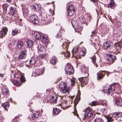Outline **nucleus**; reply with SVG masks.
I'll list each match as a JSON object with an SVG mask.
<instances>
[{
    "label": "nucleus",
    "mask_w": 122,
    "mask_h": 122,
    "mask_svg": "<svg viewBox=\"0 0 122 122\" xmlns=\"http://www.w3.org/2000/svg\"><path fill=\"white\" fill-rule=\"evenodd\" d=\"M8 89L7 87L5 86H4V88L3 89V90H8Z\"/></svg>",
    "instance_id": "13d9d810"
},
{
    "label": "nucleus",
    "mask_w": 122,
    "mask_h": 122,
    "mask_svg": "<svg viewBox=\"0 0 122 122\" xmlns=\"http://www.w3.org/2000/svg\"><path fill=\"white\" fill-rule=\"evenodd\" d=\"M103 46L104 49L110 51L111 52L112 51V50L113 46L111 45V42L107 41L103 43Z\"/></svg>",
    "instance_id": "39448f33"
},
{
    "label": "nucleus",
    "mask_w": 122,
    "mask_h": 122,
    "mask_svg": "<svg viewBox=\"0 0 122 122\" xmlns=\"http://www.w3.org/2000/svg\"><path fill=\"white\" fill-rule=\"evenodd\" d=\"M41 16L42 18V20L45 21L46 23V24L50 23L51 21V15L47 16L45 13H43L41 14Z\"/></svg>",
    "instance_id": "423d86ee"
},
{
    "label": "nucleus",
    "mask_w": 122,
    "mask_h": 122,
    "mask_svg": "<svg viewBox=\"0 0 122 122\" xmlns=\"http://www.w3.org/2000/svg\"><path fill=\"white\" fill-rule=\"evenodd\" d=\"M51 99H52L54 102H57L58 99L57 95L56 94H54L52 95L51 96Z\"/></svg>",
    "instance_id": "cd10ccee"
},
{
    "label": "nucleus",
    "mask_w": 122,
    "mask_h": 122,
    "mask_svg": "<svg viewBox=\"0 0 122 122\" xmlns=\"http://www.w3.org/2000/svg\"><path fill=\"white\" fill-rule=\"evenodd\" d=\"M18 66H19L20 67H22L23 66H24V64L23 63H20Z\"/></svg>",
    "instance_id": "4d7b16f0"
},
{
    "label": "nucleus",
    "mask_w": 122,
    "mask_h": 122,
    "mask_svg": "<svg viewBox=\"0 0 122 122\" xmlns=\"http://www.w3.org/2000/svg\"><path fill=\"white\" fill-rule=\"evenodd\" d=\"M103 87L104 88L103 90V92L105 93H106L110 94L112 90L115 91L117 93H121L122 92L121 86L119 84H115L112 85L111 87L108 84H106Z\"/></svg>",
    "instance_id": "f257e3e1"
},
{
    "label": "nucleus",
    "mask_w": 122,
    "mask_h": 122,
    "mask_svg": "<svg viewBox=\"0 0 122 122\" xmlns=\"http://www.w3.org/2000/svg\"><path fill=\"white\" fill-rule=\"evenodd\" d=\"M78 54L80 56H85V53L83 51L81 50L80 51Z\"/></svg>",
    "instance_id": "37998d69"
},
{
    "label": "nucleus",
    "mask_w": 122,
    "mask_h": 122,
    "mask_svg": "<svg viewBox=\"0 0 122 122\" xmlns=\"http://www.w3.org/2000/svg\"><path fill=\"white\" fill-rule=\"evenodd\" d=\"M42 34L39 32H35L34 36L36 40H39L41 39V37Z\"/></svg>",
    "instance_id": "5701e85b"
},
{
    "label": "nucleus",
    "mask_w": 122,
    "mask_h": 122,
    "mask_svg": "<svg viewBox=\"0 0 122 122\" xmlns=\"http://www.w3.org/2000/svg\"><path fill=\"white\" fill-rule=\"evenodd\" d=\"M115 102L117 106H122V99L120 97H118L116 98Z\"/></svg>",
    "instance_id": "aec40b11"
},
{
    "label": "nucleus",
    "mask_w": 122,
    "mask_h": 122,
    "mask_svg": "<svg viewBox=\"0 0 122 122\" xmlns=\"http://www.w3.org/2000/svg\"><path fill=\"white\" fill-rule=\"evenodd\" d=\"M122 116V113L120 112L114 113L112 115V117L115 118H117L121 117Z\"/></svg>",
    "instance_id": "b1692460"
},
{
    "label": "nucleus",
    "mask_w": 122,
    "mask_h": 122,
    "mask_svg": "<svg viewBox=\"0 0 122 122\" xmlns=\"http://www.w3.org/2000/svg\"><path fill=\"white\" fill-rule=\"evenodd\" d=\"M75 78H73L72 79H71V86H73L75 85Z\"/></svg>",
    "instance_id": "79ce46f5"
},
{
    "label": "nucleus",
    "mask_w": 122,
    "mask_h": 122,
    "mask_svg": "<svg viewBox=\"0 0 122 122\" xmlns=\"http://www.w3.org/2000/svg\"><path fill=\"white\" fill-rule=\"evenodd\" d=\"M65 51L64 52V54L65 56L68 57L70 56V53L69 51L67 50V49H65Z\"/></svg>",
    "instance_id": "c9c22d12"
},
{
    "label": "nucleus",
    "mask_w": 122,
    "mask_h": 122,
    "mask_svg": "<svg viewBox=\"0 0 122 122\" xmlns=\"http://www.w3.org/2000/svg\"><path fill=\"white\" fill-rule=\"evenodd\" d=\"M62 41L63 42L62 45L63 47L65 49H67L69 46V41L68 40L64 39L62 40Z\"/></svg>",
    "instance_id": "6ab92c4d"
},
{
    "label": "nucleus",
    "mask_w": 122,
    "mask_h": 122,
    "mask_svg": "<svg viewBox=\"0 0 122 122\" xmlns=\"http://www.w3.org/2000/svg\"><path fill=\"white\" fill-rule=\"evenodd\" d=\"M16 45L18 48L19 49H20L23 45V42L21 41H18Z\"/></svg>",
    "instance_id": "393cba45"
},
{
    "label": "nucleus",
    "mask_w": 122,
    "mask_h": 122,
    "mask_svg": "<svg viewBox=\"0 0 122 122\" xmlns=\"http://www.w3.org/2000/svg\"><path fill=\"white\" fill-rule=\"evenodd\" d=\"M28 20L34 25L38 23V16L36 15L32 14L30 15L28 18Z\"/></svg>",
    "instance_id": "7ed1b4c3"
},
{
    "label": "nucleus",
    "mask_w": 122,
    "mask_h": 122,
    "mask_svg": "<svg viewBox=\"0 0 122 122\" xmlns=\"http://www.w3.org/2000/svg\"><path fill=\"white\" fill-rule=\"evenodd\" d=\"M107 60L108 61H110V63H112L114 62V60L116 59V57L110 54H107Z\"/></svg>",
    "instance_id": "a211bd4d"
},
{
    "label": "nucleus",
    "mask_w": 122,
    "mask_h": 122,
    "mask_svg": "<svg viewBox=\"0 0 122 122\" xmlns=\"http://www.w3.org/2000/svg\"><path fill=\"white\" fill-rule=\"evenodd\" d=\"M115 47L116 50V51H112V53H114L115 54H117L118 52V53H120V51L119 50L117 51V50H120L121 48V43H117L115 44Z\"/></svg>",
    "instance_id": "2eb2a0df"
},
{
    "label": "nucleus",
    "mask_w": 122,
    "mask_h": 122,
    "mask_svg": "<svg viewBox=\"0 0 122 122\" xmlns=\"http://www.w3.org/2000/svg\"><path fill=\"white\" fill-rule=\"evenodd\" d=\"M91 0L92 1V2H93L95 0Z\"/></svg>",
    "instance_id": "774afa93"
},
{
    "label": "nucleus",
    "mask_w": 122,
    "mask_h": 122,
    "mask_svg": "<svg viewBox=\"0 0 122 122\" xmlns=\"http://www.w3.org/2000/svg\"><path fill=\"white\" fill-rule=\"evenodd\" d=\"M46 56V55L45 54H41L38 56V58L41 59H44L45 58Z\"/></svg>",
    "instance_id": "58836bf2"
},
{
    "label": "nucleus",
    "mask_w": 122,
    "mask_h": 122,
    "mask_svg": "<svg viewBox=\"0 0 122 122\" xmlns=\"http://www.w3.org/2000/svg\"><path fill=\"white\" fill-rule=\"evenodd\" d=\"M3 106L4 109L6 111H7V108L9 106V104L8 103H4L3 105Z\"/></svg>",
    "instance_id": "e433bc0d"
},
{
    "label": "nucleus",
    "mask_w": 122,
    "mask_h": 122,
    "mask_svg": "<svg viewBox=\"0 0 122 122\" xmlns=\"http://www.w3.org/2000/svg\"><path fill=\"white\" fill-rule=\"evenodd\" d=\"M27 51L26 49L24 48L20 52L19 56L18 59L20 60L25 59L27 55Z\"/></svg>",
    "instance_id": "9d476101"
},
{
    "label": "nucleus",
    "mask_w": 122,
    "mask_h": 122,
    "mask_svg": "<svg viewBox=\"0 0 122 122\" xmlns=\"http://www.w3.org/2000/svg\"><path fill=\"white\" fill-rule=\"evenodd\" d=\"M30 62L32 65L35 64L37 66H39L40 64H39V61L38 60L37 58L35 57H32L30 60Z\"/></svg>",
    "instance_id": "ddd939ff"
},
{
    "label": "nucleus",
    "mask_w": 122,
    "mask_h": 122,
    "mask_svg": "<svg viewBox=\"0 0 122 122\" xmlns=\"http://www.w3.org/2000/svg\"><path fill=\"white\" fill-rule=\"evenodd\" d=\"M59 88L62 94H65L63 96H62L61 99L63 101L64 98H65V96H66L67 94L69 93V88L67 86V83L64 82H62L59 84Z\"/></svg>",
    "instance_id": "f03ea898"
},
{
    "label": "nucleus",
    "mask_w": 122,
    "mask_h": 122,
    "mask_svg": "<svg viewBox=\"0 0 122 122\" xmlns=\"http://www.w3.org/2000/svg\"><path fill=\"white\" fill-rule=\"evenodd\" d=\"M20 76V74L18 73H15L14 75L15 77L18 78H19Z\"/></svg>",
    "instance_id": "09e8293b"
},
{
    "label": "nucleus",
    "mask_w": 122,
    "mask_h": 122,
    "mask_svg": "<svg viewBox=\"0 0 122 122\" xmlns=\"http://www.w3.org/2000/svg\"><path fill=\"white\" fill-rule=\"evenodd\" d=\"M67 10H70L71 11L72 10L75 11V9H74V6L73 5H71L69 6L67 8Z\"/></svg>",
    "instance_id": "a19ab883"
},
{
    "label": "nucleus",
    "mask_w": 122,
    "mask_h": 122,
    "mask_svg": "<svg viewBox=\"0 0 122 122\" xmlns=\"http://www.w3.org/2000/svg\"><path fill=\"white\" fill-rule=\"evenodd\" d=\"M87 77H82L79 79V80L80 82L81 86L82 87L85 86V85L87 84L88 83V79L87 78Z\"/></svg>",
    "instance_id": "0eeeda50"
},
{
    "label": "nucleus",
    "mask_w": 122,
    "mask_h": 122,
    "mask_svg": "<svg viewBox=\"0 0 122 122\" xmlns=\"http://www.w3.org/2000/svg\"><path fill=\"white\" fill-rule=\"evenodd\" d=\"M20 80L21 81H19L15 80L13 81V83L17 86H20L22 84V82H25V77L23 75L21 76Z\"/></svg>",
    "instance_id": "6e6552de"
},
{
    "label": "nucleus",
    "mask_w": 122,
    "mask_h": 122,
    "mask_svg": "<svg viewBox=\"0 0 122 122\" xmlns=\"http://www.w3.org/2000/svg\"><path fill=\"white\" fill-rule=\"evenodd\" d=\"M33 115L30 116L29 118L32 122H36L37 120V119L39 115V113L38 112H37L33 113Z\"/></svg>",
    "instance_id": "f8f14e48"
},
{
    "label": "nucleus",
    "mask_w": 122,
    "mask_h": 122,
    "mask_svg": "<svg viewBox=\"0 0 122 122\" xmlns=\"http://www.w3.org/2000/svg\"><path fill=\"white\" fill-rule=\"evenodd\" d=\"M81 71L84 73L86 77H87L89 76V74L88 73V69L86 66H82L81 67Z\"/></svg>",
    "instance_id": "f3484780"
},
{
    "label": "nucleus",
    "mask_w": 122,
    "mask_h": 122,
    "mask_svg": "<svg viewBox=\"0 0 122 122\" xmlns=\"http://www.w3.org/2000/svg\"><path fill=\"white\" fill-rule=\"evenodd\" d=\"M87 17H86V15H85V17H86V18L88 21H90L91 19V16L89 15H87Z\"/></svg>",
    "instance_id": "603ef678"
},
{
    "label": "nucleus",
    "mask_w": 122,
    "mask_h": 122,
    "mask_svg": "<svg viewBox=\"0 0 122 122\" xmlns=\"http://www.w3.org/2000/svg\"><path fill=\"white\" fill-rule=\"evenodd\" d=\"M27 46L29 47H32L33 45V42L31 40H28L27 42Z\"/></svg>",
    "instance_id": "7c9ffc66"
},
{
    "label": "nucleus",
    "mask_w": 122,
    "mask_h": 122,
    "mask_svg": "<svg viewBox=\"0 0 122 122\" xmlns=\"http://www.w3.org/2000/svg\"><path fill=\"white\" fill-rule=\"evenodd\" d=\"M105 74L104 71H100V79L102 78L104 76Z\"/></svg>",
    "instance_id": "f704fd0d"
},
{
    "label": "nucleus",
    "mask_w": 122,
    "mask_h": 122,
    "mask_svg": "<svg viewBox=\"0 0 122 122\" xmlns=\"http://www.w3.org/2000/svg\"><path fill=\"white\" fill-rule=\"evenodd\" d=\"M32 8L34 9L35 11H39L41 9V6L40 4H37L32 6Z\"/></svg>",
    "instance_id": "412c9836"
},
{
    "label": "nucleus",
    "mask_w": 122,
    "mask_h": 122,
    "mask_svg": "<svg viewBox=\"0 0 122 122\" xmlns=\"http://www.w3.org/2000/svg\"><path fill=\"white\" fill-rule=\"evenodd\" d=\"M97 79L98 80L99 79V73H97Z\"/></svg>",
    "instance_id": "bf43d9fd"
},
{
    "label": "nucleus",
    "mask_w": 122,
    "mask_h": 122,
    "mask_svg": "<svg viewBox=\"0 0 122 122\" xmlns=\"http://www.w3.org/2000/svg\"><path fill=\"white\" fill-rule=\"evenodd\" d=\"M40 39L42 42L44 43H47L49 41L47 36L46 35H43L42 34Z\"/></svg>",
    "instance_id": "4be33fe9"
},
{
    "label": "nucleus",
    "mask_w": 122,
    "mask_h": 122,
    "mask_svg": "<svg viewBox=\"0 0 122 122\" xmlns=\"http://www.w3.org/2000/svg\"><path fill=\"white\" fill-rule=\"evenodd\" d=\"M99 119L98 118L96 120H95L94 122H99Z\"/></svg>",
    "instance_id": "052dcab7"
},
{
    "label": "nucleus",
    "mask_w": 122,
    "mask_h": 122,
    "mask_svg": "<svg viewBox=\"0 0 122 122\" xmlns=\"http://www.w3.org/2000/svg\"><path fill=\"white\" fill-rule=\"evenodd\" d=\"M43 72L41 69H36L35 71H33L32 75L33 76H37L42 74Z\"/></svg>",
    "instance_id": "dca6fc26"
},
{
    "label": "nucleus",
    "mask_w": 122,
    "mask_h": 122,
    "mask_svg": "<svg viewBox=\"0 0 122 122\" xmlns=\"http://www.w3.org/2000/svg\"><path fill=\"white\" fill-rule=\"evenodd\" d=\"M68 15L70 16H72L73 14H74L75 12V11L67 10Z\"/></svg>",
    "instance_id": "4c0bfd02"
},
{
    "label": "nucleus",
    "mask_w": 122,
    "mask_h": 122,
    "mask_svg": "<svg viewBox=\"0 0 122 122\" xmlns=\"http://www.w3.org/2000/svg\"><path fill=\"white\" fill-rule=\"evenodd\" d=\"M18 33V30L17 29H13L12 31V34L13 36H15Z\"/></svg>",
    "instance_id": "72a5a7b5"
},
{
    "label": "nucleus",
    "mask_w": 122,
    "mask_h": 122,
    "mask_svg": "<svg viewBox=\"0 0 122 122\" xmlns=\"http://www.w3.org/2000/svg\"><path fill=\"white\" fill-rule=\"evenodd\" d=\"M93 115V112L91 111L90 108H86L85 110L84 117L88 118L91 117Z\"/></svg>",
    "instance_id": "9b49d317"
},
{
    "label": "nucleus",
    "mask_w": 122,
    "mask_h": 122,
    "mask_svg": "<svg viewBox=\"0 0 122 122\" xmlns=\"http://www.w3.org/2000/svg\"><path fill=\"white\" fill-rule=\"evenodd\" d=\"M22 12L24 14H25V13L26 15L28 14V12L26 9L24 10L22 9Z\"/></svg>",
    "instance_id": "8fccbe9b"
},
{
    "label": "nucleus",
    "mask_w": 122,
    "mask_h": 122,
    "mask_svg": "<svg viewBox=\"0 0 122 122\" xmlns=\"http://www.w3.org/2000/svg\"><path fill=\"white\" fill-rule=\"evenodd\" d=\"M57 61V59L55 57H53L51 60L50 62L52 65H54L56 64Z\"/></svg>",
    "instance_id": "c85d7f7f"
},
{
    "label": "nucleus",
    "mask_w": 122,
    "mask_h": 122,
    "mask_svg": "<svg viewBox=\"0 0 122 122\" xmlns=\"http://www.w3.org/2000/svg\"><path fill=\"white\" fill-rule=\"evenodd\" d=\"M8 29L6 27H3L2 30L0 31V37L2 38L7 34Z\"/></svg>",
    "instance_id": "4468645a"
},
{
    "label": "nucleus",
    "mask_w": 122,
    "mask_h": 122,
    "mask_svg": "<svg viewBox=\"0 0 122 122\" xmlns=\"http://www.w3.org/2000/svg\"><path fill=\"white\" fill-rule=\"evenodd\" d=\"M90 58L92 60V61L94 64V62L96 60V57L94 55L92 57H90Z\"/></svg>",
    "instance_id": "49530a36"
},
{
    "label": "nucleus",
    "mask_w": 122,
    "mask_h": 122,
    "mask_svg": "<svg viewBox=\"0 0 122 122\" xmlns=\"http://www.w3.org/2000/svg\"><path fill=\"white\" fill-rule=\"evenodd\" d=\"M4 76V75L2 74H0V77H3Z\"/></svg>",
    "instance_id": "680f3d73"
},
{
    "label": "nucleus",
    "mask_w": 122,
    "mask_h": 122,
    "mask_svg": "<svg viewBox=\"0 0 122 122\" xmlns=\"http://www.w3.org/2000/svg\"><path fill=\"white\" fill-rule=\"evenodd\" d=\"M96 11H97V17H98V15H99L98 14V10H96Z\"/></svg>",
    "instance_id": "e2e57ef3"
},
{
    "label": "nucleus",
    "mask_w": 122,
    "mask_h": 122,
    "mask_svg": "<svg viewBox=\"0 0 122 122\" xmlns=\"http://www.w3.org/2000/svg\"><path fill=\"white\" fill-rule=\"evenodd\" d=\"M98 20H99V19H98L97 20V24H98Z\"/></svg>",
    "instance_id": "338daca9"
},
{
    "label": "nucleus",
    "mask_w": 122,
    "mask_h": 122,
    "mask_svg": "<svg viewBox=\"0 0 122 122\" xmlns=\"http://www.w3.org/2000/svg\"><path fill=\"white\" fill-rule=\"evenodd\" d=\"M8 2H11V0H6Z\"/></svg>",
    "instance_id": "0e129e2a"
},
{
    "label": "nucleus",
    "mask_w": 122,
    "mask_h": 122,
    "mask_svg": "<svg viewBox=\"0 0 122 122\" xmlns=\"http://www.w3.org/2000/svg\"><path fill=\"white\" fill-rule=\"evenodd\" d=\"M9 5L5 3L2 5V8L4 11L6 12L7 11V9Z\"/></svg>",
    "instance_id": "473e14b6"
},
{
    "label": "nucleus",
    "mask_w": 122,
    "mask_h": 122,
    "mask_svg": "<svg viewBox=\"0 0 122 122\" xmlns=\"http://www.w3.org/2000/svg\"><path fill=\"white\" fill-rule=\"evenodd\" d=\"M9 13L12 16V18H14V19L16 20L18 18V17H16L15 16V14L16 12V8L14 6H11L10 9Z\"/></svg>",
    "instance_id": "1a4fd4ad"
},
{
    "label": "nucleus",
    "mask_w": 122,
    "mask_h": 122,
    "mask_svg": "<svg viewBox=\"0 0 122 122\" xmlns=\"http://www.w3.org/2000/svg\"><path fill=\"white\" fill-rule=\"evenodd\" d=\"M65 72L68 75H72L74 73L73 68L71 66L67 65L66 66L65 68Z\"/></svg>",
    "instance_id": "20e7f679"
},
{
    "label": "nucleus",
    "mask_w": 122,
    "mask_h": 122,
    "mask_svg": "<svg viewBox=\"0 0 122 122\" xmlns=\"http://www.w3.org/2000/svg\"><path fill=\"white\" fill-rule=\"evenodd\" d=\"M37 48L38 50H39L41 51H43L45 50L44 46L41 44H39L38 45Z\"/></svg>",
    "instance_id": "c756f323"
},
{
    "label": "nucleus",
    "mask_w": 122,
    "mask_h": 122,
    "mask_svg": "<svg viewBox=\"0 0 122 122\" xmlns=\"http://www.w3.org/2000/svg\"><path fill=\"white\" fill-rule=\"evenodd\" d=\"M94 2L95 5L97 6L98 7V5H97L98 4V1H96V0H95L94 1Z\"/></svg>",
    "instance_id": "6e6d98bb"
},
{
    "label": "nucleus",
    "mask_w": 122,
    "mask_h": 122,
    "mask_svg": "<svg viewBox=\"0 0 122 122\" xmlns=\"http://www.w3.org/2000/svg\"><path fill=\"white\" fill-rule=\"evenodd\" d=\"M92 34L91 35V37H92L93 36L96 34L95 30H94L92 31Z\"/></svg>",
    "instance_id": "5fc2aeb1"
},
{
    "label": "nucleus",
    "mask_w": 122,
    "mask_h": 122,
    "mask_svg": "<svg viewBox=\"0 0 122 122\" xmlns=\"http://www.w3.org/2000/svg\"><path fill=\"white\" fill-rule=\"evenodd\" d=\"M107 109L104 108L103 109H100V112L104 114L106 113L107 112Z\"/></svg>",
    "instance_id": "ea45409f"
},
{
    "label": "nucleus",
    "mask_w": 122,
    "mask_h": 122,
    "mask_svg": "<svg viewBox=\"0 0 122 122\" xmlns=\"http://www.w3.org/2000/svg\"><path fill=\"white\" fill-rule=\"evenodd\" d=\"M106 105L105 103L103 102V101L102 100L100 101V107L102 106H105Z\"/></svg>",
    "instance_id": "a18cd8bd"
},
{
    "label": "nucleus",
    "mask_w": 122,
    "mask_h": 122,
    "mask_svg": "<svg viewBox=\"0 0 122 122\" xmlns=\"http://www.w3.org/2000/svg\"><path fill=\"white\" fill-rule=\"evenodd\" d=\"M62 33L61 32H58L56 36V37L57 38L60 39V41H61V40H62L64 39L63 38L62 36H61Z\"/></svg>",
    "instance_id": "2f4dec72"
},
{
    "label": "nucleus",
    "mask_w": 122,
    "mask_h": 122,
    "mask_svg": "<svg viewBox=\"0 0 122 122\" xmlns=\"http://www.w3.org/2000/svg\"><path fill=\"white\" fill-rule=\"evenodd\" d=\"M49 11L50 12H52V10L51 9H50L49 10Z\"/></svg>",
    "instance_id": "69168bd1"
},
{
    "label": "nucleus",
    "mask_w": 122,
    "mask_h": 122,
    "mask_svg": "<svg viewBox=\"0 0 122 122\" xmlns=\"http://www.w3.org/2000/svg\"><path fill=\"white\" fill-rule=\"evenodd\" d=\"M61 112V110L56 108H54L53 109V115L58 114Z\"/></svg>",
    "instance_id": "bb28decb"
},
{
    "label": "nucleus",
    "mask_w": 122,
    "mask_h": 122,
    "mask_svg": "<svg viewBox=\"0 0 122 122\" xmlns=\"http://www.w3.org/2000/svg\"><path fill=\"white\" fill-rule=\"evenodd\" d=\"M111 2L109 4V5L111 6H113L114 4V2L113 0H110Z\"/></svg>",
    "instance_id": "de8ad7c7"
},
{
    "label": "nucleus",
    "mask_w": 122,
    "mask_h": 122,
    "mask_svg": "<svg viewBox=\"0 0 122 122\" xmlns=\"http://www.w3.org/2000/svg\"><path fill=\"white\" fill-rule=\"evenodd\" d=\"M107 121L108 122H110L113 121V119H112V117H107Z\"/></svg>",
    "instance_id": "c03bdc74"
},
{
    "label": "nucleus",
    "mask_w": 122,
    "mask_h": 122,
    "mask_svg": "<svg viewBox=\"0 0 122 122\" xmlns=\"http://www.w3.org/2000/svg\"><path fill=\"white\" fill-rule=\"evenodd\" d=\"M78 50V49L77 48L76 49H75L74 48L73 49L72 51V53L73 56L77 57L78 54L77 52Z\"/></svg>",
    "instance_id": "a878e982"
},
{
    "label": "nucleus",
    "mask_w": 122,
    "mask_h": 122,
    "mask_svg": "<svg viewBox=\"0 0 122 122\" xmlns=\"http://www.w3.org/2000/svg\"><path fill=\"white\" fill-rule=\"evenodd\" d=\"M97 104V102L96 101H93L92 102V103L91 105L93 106L96 105Z\"/></svg>",
    "instance_id": "3c124183"
},
{
    "label": "nucleus",
    "mask_w": 122,
    "mask_h": 122,
    "mask_svg": "<svg viewBox=\"0 0 122 122\" xmlns=\"http://www.w3.org/2000/svg\"><path fill=\"white\" fill-rule=\"evenodd\" d=\"M3 92L5 93V94L7 95L9 93V90H3Z\"/></svg>",
    "instance_id": "864d4df0"
}]
</instances>
